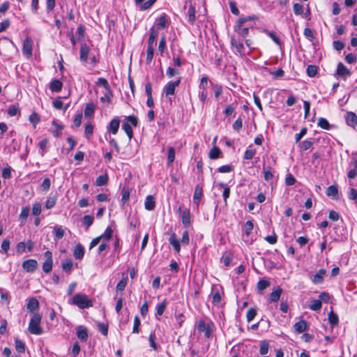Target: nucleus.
<instances>
[{
    "label": "nucleus",
    "mask_w": 357,
    "mask_h": 357,
    "mask_svg": "<svg viewBox=\"0 0 357 357\" xmlns=\"http://www.w3.org/2000/svg\"><path fill=\"white\" fill-rule=\"evenodd\" d=\"M71 304L77 306L79 309L93 307V301L84 294H76L72 298Z\"/></svg>",
    "instance_id": "nucleus-1"
},
{
    "label": "nucleus",
    "mask_w": 357,
    "mask_h": 357,
    "mask_svg": "<svg viewBox=\"0 0 357 357\" xmlns=\"http://www.w3.org/2000/svg\"><path fill=\"white\" fill-rule=\"evenodd\" d=\"M42 316L39 313H33L29 324V331L33 335H41L43 329L40 327Z\"/></svg>",
    "instance_id": "nucleus-2"
},
{
    "label": "nucleus",
    "mask_w": 357,
    "mask_h": 357,
    "mask_svg": "<svg viewBox=\"0 0 357 357\" xmlns=\"http://www.w3.org/2000/svg\"><path fill=\"white\" fill-rule=\"evenodd\" d=\"M138 119L135 116H127L123 120L122 129L124 130L130 139L133 137L132 126L137 127Z\"/></svg>",
    "instance_id": "nucleus-3"
},
{
    "label": "nucleus",
    "mask_w": 357,
    "mask_h": 357,
    "mask_svg": "<svg viewBox=\"0 0 357 357\" xmlns=\"http://www.w3.org/2000/svg\"><path fill=\"white\" fill-rule=\"evenodd\" d=\"M33 44V41L29 36H26L23 41L22 53L27 59L32 56Z\"/></svg>",
    "instance_id": "nucleus-4"
},
{
    "label": "nucleus",
    "mask_w": 357,
    "mask_h": 357,
    "mask_svg": "<svg viewBox=\"0 0 357 357\" xmlns=\"http://www.w3.org/2000/svg\"><path fill=\"white\" fill-rule=\"evenodd\" d=\"M181 83V78L179 77L177 80L174 82H168L164 87V91L165 93L166 97L169 96H173L175 93V89Z\"/></svg>",
    "instance_id": "nucleus-5"
},
{
    "label": "nucleus",
    "mask_w": 357,
    "mask_h": 357,
    "mask_svg": "<svg viewBox=\"0 0 357 357\" xmlns=\"http://www.w3.org/2000/svg\"><path fill=\"white\" fill-rule=\"evenodd\" d=\"M45 257L46 259L43 264V271L46 273H49L52 269L53 261L52 252L49 250L46 251L45 252Z\"/></svg>",
    "instance_id": "nucleus-6"
},
{
    "label": "nucleus",
    "mask_w": 357,
    "mask_h": 357,
    "mask_svg": "<svg viewBox=\"0 0 357 357\" xmlns=\"http://www.w3.org/2000/svg\"><path fill=\"white\" fill-rule=\"evenodd\" d=\"M22 266L25 271L33 273L38 267V262L35 259H27L22 262Z\"/></svg>",
    "instance_id": "nucleus-7"
},
{
    "label": "nucleus",
    "mask_w": 357,
    "mask_h": 357,
    "mask_svg": "<svg viewBox=\"0 0 357 357\" xmlns=\"http://www.w3.org/2000/svg\"><path fill=\"white\" fill-rule=\"evenodd\" d=\"M344 119L348 126L355 128L357 125V116L354 112H347L345 114Z\"/></svg>",
    "instance_id": "nucleus-8"
},
{
    "label": "nucleus",
    "mask_w": 357,
    "mask_h": 357,
    "mask_svg": "<svg viewBox=\"0 0 357 357\" xmlns=\"http://www.w3.org/2000/svg\"><path fill=\"white\" fill-rule=\"evenodd\" d=\"M197 330L199 332H202V331L204 332L205 336L207 338L210 337L212 334V330L210 328V326L206 325V323L204 322V321H203V320H201L199 321L198 326H197Z\"/></svg>",
    "instance_id": "nucleus-9"
},
{
    "label": "nucleus",
    "mask_w": 357,
    "mask_h": 357,
    "mask_svg": "<svg viewBox=\"0 0 357 357\" xmlns=\"http://www.w3.org/2000/svg\"><path fill=\"white\" fill-rule=\"evenodd\" d=\"M231 44L232 47H235L236 52L241 55L244 56L245 53V47L242 42L236 40L234 38H231Z\"/></svg>",
    "instance_id": "nucleus-10"
},
{
    "label": "nucleus",
    "mask_w": 357,
    "mask_h": 357,
    "mask_svg": "<svg viewBox=\"0 0 357 357\" xmlns=\"http://www.w3.org/2000/svg\"><path fill=\"white\" fill-rule=\"evenodd\" d=\"M90 47L86 43H82L80 47V60L84 63H86Z\"/></svg>",
    "instance_id": "nucleus-11"
},
{
    "label": "nucleus",
    "mask_w": 357,
    "mask_h": 357,
    "mask_svg": "<svg viewBox=\"0 0 357 357\" xmlns=\"http://www.w3.org/2000/svg\"><path fill=\"white\" fill-rule=\"evenodd\" d=\"M336 73L340 77H349L351 75V71L342 63H339L337 65Z\"/></svg>",
    "instance_id": "nucleus-12"
},
{
    "label": "nucleus",
    "mask_w": 357,
    "mask_h": 357,
    "mask_svg": "<svg viewBox=\"0 0 357 357\" xmlns=\"http://www.w3.org/2000/svg\"><path fill=\"white\" fill-rule=\"evenodd\" d=\"M120 125V119L119 117L114 118L109 123L108 131L113 135L117 133Z\"/></svg>",
    "instance_id": "nucleus-13"
},
{
    "label": "nucleus",
    "mask_w": 357,
    "mask_h": 357,
    "mask_svg": "<svg viewBox=\"0 0 357 357\" xmlns=\"http://www.w3.org/2000/svg\"><path fill=\"white\" fill-rule=\"evenodd\" d=\"M77 336L82 342H86L88 339V331L85 326H79L77 328Z\"/></svg>",
    "instance_id": "nucleus-14"
},
{
    "label": "nucleus",
    "mask_w": 357,
    "mask_h": 357,
    "mask_svg": "<svg viewBox=\"0 0 357 357\" xmlns=\"http://www.w3.org/2000/svg\"><path fill=\"white\" fill-rule=\"evenodd\" d=\"M294 328L298 333H303L307 328V321L304 319L300 320L294 325Z\"/></svg>",
    "instance_id": "nucleus-15"
},
{
    "label": "nucleus",
    "mask_w": 357,
    "mask_h": 357,
    "mask_svg": "<svg viewBox=\"0 0 357 357\" xmlns=\"http://www.w3.org/2000/svg\"><path fill=\"white\" fill-rule=\"evenodd\" d=\"M181 220L183 226L186 228L190 225V212L189 209H185L181 213Z\"/></svg>",
    "instance_id": "nucleus-16"
},
{
    "label": "nucleus",
    "mask_w": 357,
    "mask_h": 357,
    "mask_svg": "<svg viewBox=\"0 0 357 357\" xmlns=\"http://www.w3.org/2000/svg\"><path fill=\"white\" fill-rule=\"evenodd\" d=\"M63 83L59 79H54L50 84V89L53 92H60Z\"/></svg>",
    "instance_id": "nucleus-17"
},
{
    "label": "nucleus",
    "mask_w": 357,
    "mask_h": 357,
    "mask_svg": "<svg viewBox=\"0 0 357 357\" xmlns=\"http://www.w3.org/2000/svg\"><path fill=\"white\" fill-rule=\"evenodd\" d=\"M202 187L197 185L195 186V192H194V195H193V200H194V202L197 205H199V202L202 198Z\"/></svg>",
    "instance_id": "nucleus-18"
},
{
    "label": "nucleus",
    "mask_w": 357,
    "mask_h": 357,
    "mask_svg": "<svg viewBox=\"0 0 357 357\" xmlns=\"http://www.w3.org/2000/svg\"><path fill=\"white\" fill-rule=\"evenodd\" d=\"M155 202L154 197L152 195H149L146 197L144 207L148 211H152L155 208Z\"/></svg>",
    "instance_id": "nucleus-19"
},
{
    "label": "nucleus",
    "mask_w": 357,
    "mask_h": 357,
    "mask_svg": "<svg viewBox=\"0 0 357 357\" xmlns=\"http://www.w3.org/2000/svg\"><path fill=\"white\" fill-rule=\"evenodd\" d=\"M169 243L173 246L174 250L176 252H179L181 250V246L179 241L176 238V234H172L169 238Z\"/></svg>",
    "instance_id": "nucleus-20"
},
{
    "label": "nucleus",
    "mask_w": 357,
    "mask_h": 357,
    "mask_svg": "<svg viewBox=\"0 0 357 357\" xmlns=\"http://www.w3.org/2000/svg\"><path fill=\"white\" fill-rule=\"evenodd\" d=\"M326 274L324 269H319L318 273L313 275L312 282L314 284H321L324 281V276Z\"/></svg>",
    "instance_id": "nucleus-21"
},
{
    "label": "nucleus",
    "mask_w": 357,
    "mask_h": 357,
    "mask_svg": "<svg viewBox=\"0 0 357 357\" xmlns=\"http://www.w3.org/2000/svg\"><path fill=\"white\" fill-rule=\"evenodd\" d=\"M96 106L93 102H89L86 105L84 109V116L86 117L91 118L93 116Z\"/></svg>",
    "instance_id": "nucleus-22"
},
{
    "label": "nucleus",
    "mask_w": 357,
    "mask_h": 357,
    "mask_svg": "<svg viewBox=\"0 0 357 357\" xmlns=\"http://www.w3.org/2000/svg\"><path fill=\"white\" fill-rule=\"evenodd\" d=\"M84 255V247L81 244L75 245L74 249V257L77 259H82Z\"/></svg>",
    "instance_id": "nucleus-23"
},
{
    "label": "nucleus",
    "mask_w": 357,
    "mask_h": 357,
    "mask_svg": "<svg viewBox=\"0 0 357 357\" xmlns=\"http://www.w3.org/2000/svg\"><path fill=\"white\" fill-rule=\"evenodd\" d=\"M282 293V289L280 287H278L275 291L270 294L269 300L270 302H277L279 301L280 296Z\"/></svg>",
    "instance_id": "nucleus-24"
},
{
    "label": "nucleus",
    "mask_w": 357,
    "mask_h": 357,
    "mask_svg": "<svg viewBox=\"0 0 357 357\" xmlns=\"http://www.w3.org/2000/svg\"><path fill=\"white\" fill-rule=\"evenodd\" d=\"M167 25V19L165 13H162L158 19L157 26L159 29H165Z\"/></svg>",
    "instance_id": "nucleus-25"
},
{
    "label": "nucleus",
    "mask_w": 357,
    "mask_h": 357,
    "mask_svg": "<svg viewBox=\"0 0 357 357\" xmlns=\"http://www.w3.org/2000/svg\"><path fill=\"white\" fill-rule=\"evenodd\" d=\"M157 36H158L157 31L154 29V28H151V31H150L149 38L148 39V46L154 47Z\"/></svg>",
    "instance_id": "nucleus-26"
},
{
    "label": "nucleus",
    "mask_w": 357,
    "mask_h": 357,
    "mask_svg": "<svg viewBox=\"0 0 357 357\" xmlns=\"http://www.w3.org/2000/svg\"><path fill=\"white\" fill-rule=\"evenodd\" d=\"M221 154V151L220 148L218 146H213L208 153V157L212 160H215L218 158H220Z\"/></svg>",
    "instance_id": "nucleus-27"
},
{
    "label": "nucleus",
    "mask_w": 357,
    "mask_h": 357,
    "mask_svg": "<svg viewBox=\"0 0 357 357\" xmlns=\"http://www.w3.org/2000/svg\"><path fill=\"white\" fill-rule=\"evenodd\" d=\"M15 347L18 353L23 354L25 352V344L21 340L18 338L15 340Z\"/></svg>",
    "instance_id": "nucleus-28"
},
{
    "label": "nucleus",
    "mask_w": 357,
    "mask_h": 357,
    "mask_svg": "<svg viewBox=\"0 0 357 357\" xmlns=\"http://www.w3.org/2000/svg\"><path fill=\"white\" fill-rule=\"evenodd\" d=\"M38 305L37 299L32 298L28 301L26 308L30 312H33L38 307Z\"/></svg>",
    "instance_id": "nucleus-29"
},
{
    "label": "nucleus",
    "mask_w": 357,
    "mask_h": 357,
    "mask_svg": "<svg viewBox=\"0 0 357 357\" xmlns=\"http://www.w3.org/2000/svg\"><path fill=\"white\" fill-rule=\"evenodd\" d=\"M218 186L224 189L223 192H222V197L224 198V201H225V204H227V199L229 197V195H230V189L227 186V185L224 183H220L218 184Z\"/></svg>",
    "instance_id": "nucleus-30"
},
{
    "label": "nucleus",
    "mask_w": 357,
    "mask_h": 357,
    "mask_svg": "<svg viewBox=\"0 0 357 357\" xmlns=\"http://www.w3.org/2000/svg\"><path fill=\"white\" fill-rule=\"evenodd\" d=\"M188 15L189 23L191 24H193L196 20L195 8L193 6H190L188 11Z\"/></svg>",
    "instance_id": "nucleus-31"
},
{
    "label": "nucleus",
    "mask_w": 357,
    "mask_h": 357,
    "mask_svg": "<svg viewBox=\"0 0 357 357\" xmlns=\"http://www.w3.org/2000/svg\"><path fill=\"white\" fill-rule=\"evenodd\" d=\"M321 301L319 299H314L311 301L309 307L314 311L319 310L321 308Z\"/></svg>",
    "instance_id": "nucleus-32"
},
{
    "label": "nucleus",
    "mask_w": 357,
    "mask_h": 357,
    "mask_svg": "<svg viewBox=\"0 0 357 357\" xmlns=\"http://www.w3.org/2000/svg\"><path fill=\"white\" fill-rule=\"evenodd\" d=\"M94 217L91 215H86L83 218V224L86 227V229H88L90 226L92 225L93 222Z\"/></svg>",
    "instance_id": "nucleus-33"
},
{
    "label": "nucleus",
    "mask_w": 357,
    "mask_h": 357,
    "mask_svg": "<svg viewBox=\"0 0 357 357\" xmlns=\"http://www.w3.org/2000/svg\"><path fill=\"white\" fill-rule=\"evenodd\" d=\"M130 190L127 187H123L122 188V190H121V195H122V197H121V202L123 204H124L125 203H126L128 199H129V197H130Z\"/></svg>",
    "instance_id": "nucleus-34"
},
{
    "label": "nucleus",
    "mask_w": 357,
    "mask_h": 357,
    "mask_svg": "<svg viewBox=\"0 0 357 357\" xmlns=\"http://www.w3.org/2000/svg\"><path fill=\"white\" fill-rule=\"evenodd\" d=\"M154 55V47L148 46L146 50V63L149 64L151 63Z\"/></svg>",
    "instance_id": "nucleus-35"
},
{
    "label": "nucleus",
    "mask_w": 357,
    "mask_h": 357,
    "mask_svg": "<svg viewBox=\"0 0 357 357\" xmlns=\"http://www.w3.org/2000/svg\"><path fill=\"white\" fill-rule=\"evenodd\" d=\"M317 70H318V67L317 66L309 65L307 67L306 73L309 77H314L317 75Z\"/></svg>",
    "instance_id": "nucleus-36"
},
{
    "label": "nucleus",
    "mask_w": 357,
    "mask_h": 357,
    "mask_svg": "<svg viewBox=\"0 0 357 357\" xmlns=\"http://www.w3.org/2000/svg\"><path fill=\"white\" fill-rule=\"evenodd\" d=\"M317 125L319 127H320L324 130H329L331 128L330 123H328L327 119H326L325 118H322V117L319 118L318 119Z\"/></svg>",
    "instance_id": "nucleus-37"
},
{
    "label": "nucleus",
    "mask_w": 357,
    "mask_h": 357,
    "mask_svg": "<svg viewBox=\"0 0 357 357\" xmlns=\"http://www.w3.org/2000/svg\"><path fill=\"white\" fill-rule=\"evenodd\" d=\"M328 321L331 326H335L338 324L339 319L336 314L333 311H331L328 313Z\"/></svg>",
    "instance_id": "nucleus-38"
},
{
    "label": "nucleus",
    "mask_w": 357,
    "mask_h": 357,
    "mask_svg": "<svg viewBox=\"0 0 357 357\" xmlns=\"http://www.w3.org/2000/svg\"><path fill=\"white\" fill-rule=\"evenodd\" d=\"M166 305H167L166 300H164L162 303L157 305L156 314H155L156 317L161 316L163 314V312L166 308Z\"/></svg>",
    "instance_id": "nucleus-39"
},
{
    "label": "nucleus",
    "mask_w": 357,
    "mask_h": 357,
    "mask_svg": "<svg viewBox=\"0 0 357 357\" xmlns=\"http://www.w3.org/2000/svg\"><path fill=\"white\" fill-rule=\"evenodd\" d=\"M328 197H335L338 195V189L335 185H330L326 190Z\"/></svg>",
    "instance_id": "nucleus-40"
},
{
    "label": "nucleus",
    "mask_w": 357,
    "mask_h": 357,
    "mask_svg": "<svg viewBox=\"0 0 357 357\" xmlns=\"http://www.w3.org/2000/svg\"><path fill=\"white\" fill-rule=\"evenodd\" d=\"M175 159V150L172 146L168 148L167 151V163L172 164Z\"/></svg>",
    "instance_id": "nucleus-41"
},
{
    "label": "nucleus",
    "mask_w": 357,
    "mask_h": 357,
    "mask_svg": "<svg viewBox=\"0 0 357 357\" xmlns=\"http://www.w3.org/2000/svg\"><path fill=\"white\" fill-rule=\"evenodd\" d=\"M112 234H113L112 229L111 227H108L105 229V232L99 236L101 237V239L103 238L104 240L107 241L110 240V238H112Z\"/></svg>",
    "instance_id": "nucleus-42"
},
{
    "label": "nucleus",
    "mask_w": 357,
    "mask_h": 357,
    "mask_svg": "<svg viewBox=\"0 0 357 357\" xmlns=\"http://www.w3.org/2000/svg\"><path fill=\"white\" fill-rule=\"evenodd\" d=\"M52 125L56 127V130L52 131L54 137H57L61 133L63 126L57 123L56 120H53Z\"/></svg>",
    "instance_id": "nucleus-43"
},
{
    "label": "nucleus",
    "mask_w": 357,
    "mask_h": 357,
    "mask_svg": "<svg viewBox=\"0 0 357 357\" xmlns=\"http://www.w3.org/2000/svg\"><path fill=\"white\" fill-rule=\"evenodd\" d=\"M269 281L266 280L261 279L257 282V289L260 291L266 289L267 287L270 286Z\"/></svg>",
    "instance_id": "nucleus-44"
},
{
    "label": "nucleus",
    "mask_w": 357,
    "mask_h": 357,
    "mask_svg": "<svg viewBox=\"0 0 357 357\" xmlns=\"http://www.w3.org/2000/svg\"><path fill=\"white\" fill-rule=\"evenodd\" d=\"M313 145V142L310 140H305L299 144L301 150L306 151L310 149Z\"/></svg>",
    "instance_id": "nucleus-45"
},
{
    "label": "nucleus",
    "mask_w": 357,
    "mask_h": 357,
    "mask_svg": "<svg viewBox=\"0 0 357 357\" xmlns=\"http://www.w3.org/2000/svg\"><path fill=\"white\" fill-rule=\"evenodd\" d=\"M149 342L150 344V347L153 348V350H157L158 348V344L155 342V335L154 333H151L149 337Z\"/></svg>",
    "instance_id": "nucleus-46"
},
{
    "label": "nucleus",
    "mask_w": 357,
    "mask_h": 357,
    "mask_svg": "<svg viewBox=\"0 0 357 357\" xmlns=\"http://www.w3.org/2000/svg\"><path fill=\"white\" fill-rule=\"evenodd\" d=\"M108 178L107 175L99 176L96 181V183L98 186H102L107 183Z\"/></svg>",
    "instance_id": "nucleus-47"
},
{
    "label": "nucleus",
    "mask_w": 357,
    "mask_h": 357,
    "mask_svg": "<svg viewBox=\"0 0 357 357\" xmlns=\"http://www.w3.org/2000/svg\"><path fill=\"white\" fill-rule=\"evenodd\" d=\"M269 344L266 341H263L261 343L259 353L261 355H266L268 352Z\"/></svg>",
    "instance_id": "nucleus-48"
},
{
    "label": "nucleus",
    "mask_w": 357,
    "mask_h": 357,
    "mask_svg": "<svg viewBox=\"0 0 357 357\" xmlns=\"http://www.w3.org/2000/svg\"><path fill=\"white\" fill-rule=\"evenodd\" d=\"M55 238L58 240L61 239L64 236V231L61 227H56L54 229Z\"/></svg>",
    "instance_id": "nucleus-49"
},
{
    "label": "nucleus",
    "mask_w": 357,
    "mask_h": 357,
    "mask_svg": "<svg viewBox=\"0 0 357 357\" xmlns=\"http://www.w3.org/2000/svg\"><path fill=\"white\" fill-rule=\"evenodd\" d=\"M73 267V261L71 259H67L62 262V268L66 272H70Z\"/></svg>",
    "instance_id": "nucleus-50"
},
{
    "label": "nucleus",
    "mask_w": 357,
    "mask_h": 357,
    "mask_svg": "<svg viewBox=\"0 0 357 357\" xmlns=\"http://www.w3.org/2000/svg\"><path fill=\"white\" fill-rule=\"evenodd\" d=\"M234 30L235 31L238 32V33L245 38L246 37L248 33H249V28L248 27H241V28H236V27H234Z\"/></svg>",
    "instance_id": "nucleus-51"
},
{
    "label": "nucleus",
    "mask_w": 357,
    "mask_h": 357,
    "mask_svg": "<svg viewBox=\"0 0 357 357\" xmlns=\"http://www.w3.org/2000/svg\"><path fill=\"white\" fill-rule=\"evenodd\" d=\"M257 314V310L255 308H250L246 313V318L248 322L253 320Z\"/></svg>",
    "instance_id": "nucleus-52"
},
{
    "label": "nucleus",
    "mask_w": 357,
    "mask_h": 357,
    "mask_svg": "<svg viewBox=\"0 0 357 357\" xmlns=\"http://www.w3.org/2000/svg\"><path fill=\"white\" fill-rule=\"evenodd\" d=\"M127 284V278H123L116 285V291H122L125 289Z\"/></svg>",
    "instance_id": "nucleus-53"
},
{
    "label": "nucleus",
    "mask_w": 357,
    "mask_h": 357,
    "mask_svg": "<svg viewBox=\"0 0 357 357\" xmlns=\"http://www.w3.org/2000/svg\"><path fill=\"white\" fill-rule=\"evenodd\" d=\"M50 186H51V181L49 178H45L43 180V181L40 185L41 188L45 192L48 191L50 188Z\"/></svg>",
    "instance_id": "nucleus-54"
},
{
    "label": "nucleus",
    "mask_w": 357,
    "mask_h": 357,
    "mask_svg": "<svg viewBox=\"0 0 357 357\" xmlns=\"http://www.w3.org/2000/svg\"><path fill=\"white\" fill-rule=\"evenodd\" d=\"M293 10L296 15H300L303 13V6L300 3H294L293 6Z\"/></svg>",
    "instance_id": "nucleus-55"
},
{
    "label": "nucleus",
    "mask_w": 357,
    "mask_h": 357,
    "mask_svg": "<svg viewBox=\"0 0 357 357\" xmlns=\"http://www.w3.org/2000/svg\"><path fill=\"white\" fill-rule=\"evenodd\" d=\"M41 213V204L38 202L35 203L32 208V214L35 216H38Z\"/></svg>",
    "instance_id": "nucleus-56"
},
{
    "label": "nucleus",
    "mask_w": 357,
    "mask_h": 357,
    "mask_svg": "<svg viewBox=\"0 0 357 357\" xmlns=\"http://www.w3.org/2000/svg\"><path fill=\"white\" fill-rule=\"evenodd\" d=\"M56 197H48L45 202V208L47 209H50L53 208L56 204Z\"/></svg>",
    "instance_id": "nucleus-57"
},
{
    "label": "nucleus",
    "mask_w": 357,
    "mask_h": 357,
    "mask_svg": "<svg viewBox=\"0 0 357 357\" xmlns=\"http://www.w3.org/2000/svg\"><path fill=\"white\" fill-rule=\"evenodd\" d=\"M233 170V166L231 165H225L220 167L218 172L220 173H228Z\"/></svg>",
    "instance_id": "nucleus-58"
},
{
    "label": "nucleus",
    "mask_w": 357,
    "mask_h": 357,
    "mask_svg": "<svg viewBox=\"0 0 357 357\" xmlns=\"http://www.w3.org/2000/svg\"><path fill=\"white\" fill-rule=\"evenodd\" d=\"M221 301V296L218 291L213 292L212 296V303L213 305H218Z\"/></svg>",
    "instance_id": "nucleus-59"
},
{
    "label": "nucleus",
    "mask_w": 357,
    "mask_h": 357,
    "mask_svg": "<svg viewBox=\"0 0 357 357\" xmlns=\"http://www.w3.org/2000/svg\"><path fill=\"white\" fill-rule=\"evenodd\" d=\"M93 127L91 123L86 125L84 133L87 139H89L93 134Z\"/></svg>",
    "instance_id": "nucleus-60"
},
{
    "label": "nucleus",
    "mask_w": 357,
    "mask_h": 357,
    "mask_svg": "<svg viewBox=\"0 0 357 357\" xmlns=\"http://www.w3.org/2000/svg\"><path fill=\"white\" fill-rule=\"evenodd\" d=\"M208 77L206 76H203L201 79L200 84L199 85V90L205 91L208 86Z\"/></svg>",
    "instance_id": "nucleus-61"
},
{
    "label": "nucleus",
    "mask_w": 357,
    "mask_h": 357,
    "mask_svg": "<svg viewBox=\"0 0 357 357\" xmlns=\"http://www.w3.org/2000/svg\"><path fill=\"white\" fill-rule=\"evenodd\" d=\"M256 153V151L255 149H247L244 153V159L245 160H251Z\"/></svg>",
    "instance_id": "nucleus-62"
},
{
    "label": "nucleus",
    "mask_w": 357,
    "mask_h": 357,
    "mask_svg": "<svg viewBox=\"0 0 357 357\" xmlns=\"http://www.w3.org/2000/svg\"><path fill=\"white\" fill-rule=\"evenodd\" d=\"M98 327L99 331L103 335H107L108 333V326L104 323H98Z\"/></svg>",
    "instance_id": "nucleus-63"
},
{
    "label": "nucleus",
    "mask_w": 357,
    "mask_h": 357,
    "mask_svg": "<svg viewBox=\"0 0 357 357\" xmlns=\"http://www.w3.org/2000/svg\"><path fill=\"white\" fill-rule=\"evenodd\" d=\"M19 112V107L16 105H11L8 109V114L10 116H15Z\"/></svg>",
    "instance_id": "nucleus-64"
}]
</instances>
